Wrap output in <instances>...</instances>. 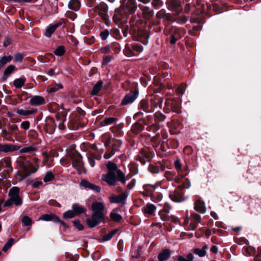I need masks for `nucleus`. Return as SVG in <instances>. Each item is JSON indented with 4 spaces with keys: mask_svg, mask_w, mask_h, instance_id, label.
I'll return each mask as SVG.
<instances>
[{
    "mask_svg": "<svg viewBox=\"0 0 261 261\" xmlns=\"http://www.w3.org/2000/svg\"><path fill=\"white\" fill-rule=\"evenodd\" d=\"M104 209L105 205L102 202H95L92 204L91 210L93 214L91 218L86 220L87 224L89 227H94L103 221L105 217Z\"/></svg>",
    "mask_w": 261,
    "mask_h": 261,
    "instance_id": "1",
    "label": "nucleus"
},
{
    "mask_svg": "<svg viewBox=\"0 0 261 261\" xmlns=\"http://www.w3.org/2000/svg\"><path fill=\"white\" fill-rule=\"evenodd\" d=\"M17 163L22 170L23 178L28 177L37 170V168L34 167L31 162L25 157H19L17 160Z\"/></svg>",
    "mask_w": 261,
    "mask_h": 261,
    "instance_id": "2",
    "label": "nucleus"
},
{
    "mask_svg": "<svg viewBox=\"0 0 261 261\" xmlns=\"http://www.w3.org/2000/svg\"><path fill=\"white\" fill-rule=\"evenodd\" d=\"M20 190L18 187H14L9 190V199L4 203L5 207L10 206L13 204L16 206H20L22 203V198L19 196Z\"/></svg>",
    "mask_w": 261,
    "mask_h": 261,
    "instance_id": "3",
    "label": "nucleus"
},
{
    "mask_svg": "<svg viewBox=\"0 0 261 261\" xmlns=\"http://www.w3.org/2000/svg\"><path fill=\"white\" fill-rule=\"evenodd\" d=\"M136 0H122L120 9L125 15L134 14L137 9Z\"/></svg>",
    "mask_w": 261,
    "mask_h": 261,
    "instance_id": "4",
    "label": "nucleus"
},
{
    "mask_svg": "<svg viewBox=\"0 0 261 261\" xmlns=\"http://www.w3.org/2000/svg\"><path fill=\"white\" fill-rule=\"evenodd\" d=\"M130 23L131 25H132L131 28V31L133 34V37L135 40H139L141 39H146L148 38L149 36L146 31L143 29L139 28L137 26L138 24L137 22H135L133 18H131Z\"/></svg>",
    "mask_w": 261,
    "mask_h": 261,
    "instance_id": "5",
    "label": "nucleus"
},
{
    "mask_svg": "<svg viewBox=\"0 0 261 261\" xmlns=\"http://www.w3.org/2000/svg\"><path fill=\"white\" fill-rule=\"evenodd\" d=\"M107 168L108 170V172L116 173L118 181L121 182L122 184H124L126 181L130 178V177H125L124 173L120 169L117 168L116 164L111 161L108 162Z\"/></svg>",
    "mask_w": 261,
    "mask_h": 261,
    "instance_id": "6",
    "label": "nucleus"
},
{
    "mask_svg": "<svg viewBox=\"0 0 261 261\" xmlns=\"http://www.w3.org/2000/svg\"><path fill=\"white\" fill-rule=\"evenodd\" d=\"M143 50L142 46L139 44H126L123 52L128 57H133L138 55Z\"/></svg>",
    "mask_w": 261,
    "mask_h": 261,
    "instance_id": "7",
    "label": "nucleus"
},
{
    "mask_svg": "<svg viewBox=\"0 0 261 261\" xmlns=\"http://www.w3.org/2000/svg\"><path fill=\"white\" fill-rule=\"evenodd\" d=\"M93 11L105 21L106 24H108L109 21V16L108 15V7L106 4L103 3L99 4L95 7Z\"/></svg>",
    "mask_w": 261,
    "mask_h": 261,
    "instance_id": "8",
    "label": "nucleus"
},
{
    "mask_svg": "<svg viewBox=\"0 0 261 261\" xmlns=\"http://www.w3.org/2000/svg\"><path fill=\"white\" fill-rule=\"evenodd\" d=\"M174 166L178 174L180 176L184 177L188 174L189 167L185 162L182 163L180 160H177L174 162Z\"/></svg>",
    "mask_w": 261,
    "mask_h": 261,
    "instance_id": "9",
    "label": "nucleus"
},
{
    "mask_svg": "<svg viewBox=\"0 0 261 261\" xmlns=\"http://www.w3.org/2000/svg\"><path fill=\"white\" fill-rule=\"evenodd\" d=\"M71 159L73 167L79 172H81L83 167V163L81 155L77 152L73 153Z\"/></svg>",
    "mask_w": 261,
    "mask_h": 261,
    "instance_id": "10",
    "label": "nucleus"
},
{
    "mask_svg": "<svg viewBox=\"0 0 261 261\" xmlns=\"http://www.w3.org/2000/svg\"><path fill=\"white\" fill-rule=\"evenodd\" d=\"M139 94L138 91H131L125 95L122 100L121 104L122 106H125L133 103L137 98Z\"/></svg>",
    "mask_w": 261,
    "mask_h": 261,
    "instance_id": "11",
    "label": "nucleus"
},
{
    "mask_svg": "<svg viewBox=\"0 0 261 261\" xmlns=\"http://www.w3.org/2000/svg\"><path fill=\"white\" fill-rule=\"evenodd\" d=\"M102 179L111 186H115L118 180L116 173L110 172H108L107 173L103 174Z\"/></svg>",
    "mask_w": 261,
    "mask_h": 261,
    "instance_id": "12",
    "label": "nucleus"
},
{
    "mask_svg": "<svg viewBox=\"0 0 261 261\" xmlns=\"http://www.w3.org/2000/svg\"><path fill=\"white\" fill-rule=\"evenodd\" d=\"M165 103L167 107H169L173 112L176 113L181 112L179 102L175 98H168Z\"/></svg>",
    "mask_w": 261,
    "mask_h": 261,
    "instance_id": "13",
    "label": "nucleus"
},
{
    "mask_svg": "<svg viewBox=\"0 0 261 261\" xmlns=\"http://www.w3.org/2000/svg\"><path fill=\"white\" fill-rule=\"evenodd\" d=\"M20 147L11 144L0 143V152L9 153L19 150Z\"/></svg>",
    "mask_w": 261,
    "mask_h": 261,
    "instance_id": "14",
    "label": "nucleus"
},
{
    "mask_svg": "<svg viewBox=\"0 0 261 261\" xmlns=\"http://www.w3.org/2000/svg\"><path fill=\"white\" fill-rule=\"evenodd\" d=\"M80 186L85 189L91 190L97 193H99L101 191V188L99 186L92 184L85 179L81 180Z\"/></svg>",
    "mask_w": 261,
    "mask_h": 261,
    "instance_id": "15",
    "label": "nucleus"
},
{
    "mask_svg": "<svg viewBox=\"0 0 261 261\" xmlns=\"http://www.w3.org/2000/svg\"><path fill=\"white\" fill-rule=\"evenodd\" d=\"M169 197L173 201L176 202H181L185 200L184 197L182 196V193L179 191V189L170 191Z\"/></svg>",
    "mask_w": 261,
    "mask_h": 261,
    "instance_id": "16",
    "label": "nucleus"
},
{
    "mask_svg": "<svg viewBox=\"0 0 261 261\" xmlns=\"http://www.w3.org/2000/svg\"><path fill=\"white\" fill-rule=\"evenodd\" d=\"M168 6L171 10L175 11L176 13H178L181 10L179 2L177 0L169 1Z\"/></svg>",
    "mask_w": 261,
    "mask_h": 261,
    "instance_id": "17",
    "label": "nucleus"
},
{
    "mask_svg": "<svg viewBox=\"0 0 261 261\" xmlns=\"http://www.w3.org/2000/svg\"><path fill=\"white\" fill-rule=\"evenodd\" d=\"M30 103L32 106H39L45 103V100L41 96L35 95L31 98Z\"/></svg>",
    "mask_w": 261,
    "mask_h": 261,
    "instance_id": "18",
    "label": "nucleus"
},
{
    "mask_svg": "<svg viewBox=\"0 0 261 261\" xmlns=\"http://www.w3.org/2000/svg\"><path fill=\"white\" fill-rule=\"evenodd\" d=\"M139 108L146 113L153 112V109H152L150 106V102H149L145 99H142L140 101Z\"/></svg>",
    "mask_w": 261,
    "mask_h": 261,
    "instance_id": "19",
    "label": "nucleus"
},
{
    "mask_svg": "<svg viewBox=\"0 0 261 261\" xmlns=\"http://www.w3.org/2000/svg\"><path fill=\"white\" fill-rule=\"evenodd\" d=\"M127 194L126 193H123L118 196H112L109 197L110 201L111 203H121L124 201L127 198Z\"/></svg>",
    "mask_w": 261,
    "mask_h": 261,
    "instance_id": "20",
    "label": "nucleus"
},
{
    "mask_svg": "<svg viewBox=\"0 0 261 261\" xmlns=\"http://www.w3.org/2000/svg\"><path fill=\"white\" fill-rule=\"evenodd\" d=\"M15 112L18 115L20 116H27L36 114L37 112V110L36 109H33L32 110H28L18 108L16 110Z\"/></svg>",
    "mask_w": 261,
    "mask_h": 261,
    "instance_id": "21",
    "label": "nucleus"
},
{
    "mask_svg": "<svg viewBox=\"0 0 261 261\" xmlns=\"http://www.w3.org/2000/svg\"><path fill=\"white\" fill-rule=\"evenodd\" d=\"M144 128L143 122L139 120L134 123L132 127V130L135 134H138L141 132Z\"/></svg>",
    "mask_w": 261,
    "mask_h": 261,
    "instance_id": "22",
    "label": "nucleus"
},
{
    "mask_svg": "<svg viewBox=\"0 0 261 261\" xmlns=\"http://www.w3.org/2000/svg\"><path fill=\"white\" fill-rule=\"evenodd\" d=\"M170 254L169 250L168 249H165L159 254L158 258L159 261H165L169 258Z\"/></svg>",
    "mask_w": 261,
    "mask_h": 261,
    "instance_id": "23",
    "label": "nucleus"
},
{
    "mask_svg": "<svg viewBox=\"0 0 261 261\" xmlns=\"http://www.w3.org/2000/svg\"><path fill=\"white\" fill-rule=\"evenodd\" d=\"M156 209V207L155 205L149 203L147 204L143 209V212L144 214L152 215Z\"/></svg>",
    "mask_w": 261,
    "mask_h": 261,
    "instance_id": "24",
    "label": "nucleus"
},
{
    "mask_svg": "<svg viewBox=\"0 0 261 261\" xmlns=\"http://www.w3.org/2000/svg\"><path fill=\"white\" fill-rule=\"evenodd\" d=\"M143 12L144 17L149 19L154 15V12L151 10L148 7H140Z\"/></svg>",
    "mask_w": 261,
    "mask_h": 261,
    "instance_id": "25",
    "label": "nucleus"
},
{
    "mask_svg": "<svg viewBox=\"0 0 261 261\" xmlns=\"http://www.w3.org/2000/svg\"><path fill=\"white\" fill-rule=\"evenodd\" d=\"M103 85L102 81H98L96 84L93 87L91 94L92 95H96L98 92L100 91Z\"/></svg>",
    "mask_w": 261,
    "mask_h": 261,
    "instance_id": "26",
    "label": "nucleus"
},
{
    "mask_svg": "<svg viewBox=\"0 0 261 261\" xmlns=\"http://www.w3.org/2000/svg\"><path fill=\"white\" fill-rule=\"evenodd\" d=\"M72 208L75 215L85 213L86 211L84 207L76 203L72 204Z\"/></svg>",
    "mask_w": 261,
    "mask_h": 261,
    "instance_id": "27",
    "label": "nucleus"
},
{
    "mask_svg": "<svg viewBox=\"0 0 261 261\" xmlns=\"http://www.w3.org/2000/svg\"><path fill=\"white\" fill-rule=\"evenodd\" d=\"M80 6V3L77 0H71L68 3L69 8L74 11L78 10Z\"/></svg>",
    "mask_w": 261,
    "mask_h": 261,
    "instance_id": "28",
    "label": "nucleus"
},
{
    "mask_svg": "<svg viewBox=\"0 0 261 261\" xmlns=\"http://www.w3.org/2000/svg\"><path fill=\"white\" fill-rule=\"evenodd\" d=\"M37 150V147L35 145H32L24 147L20 149V152L21 153H31Z\"/></svg>",
    "mask_w": 261,
    "mask_h": 261,
    "instance_id": "29",
    "label": "nucleus"
},
{
    "mask_svg": "<svg viewBox=\"0 0 261 261\" xmlns=\"http://www.w3.org/2000/svg\"><path fill=\"white\" fill-rule=\"evenodd\" d=\"M184 30L179 28L173 27L171 30V35L179 36V39L184 35Z\"/></svg>",
    "mask_w": 261,
    "mask_h": 261,
    "instance_id": "30",
    "label": "nucleus"
},
{
    "mask_svg": "<svg viewBox=\"0 0 261 261\" xmlns=\"http://www.w3.org/2000/svg\"><path fill=\"white\" fill-rule=\"evenodd\" d=\"M162 103V100L160 99L151 100L150 106L151 107L152 109H153V112L158 108H159V109H161Z\"/></svg>",
    "mask_w": 261,
    "mask_h": 261,
    "instance_id": "31",
    "label": "nucleus"
},
{
    "mask_svg": "<svg viewBox=\"0 0 261 261\" xmlns=\"http://www.w3.org/2000/svg\"><path fill=\"white\" fill-rule=\"evenodd\" d=\"M117 120V118L115 117H109L106 118L101 122V125L102 126H106L114 124Z\"/></svg>",
    "mask_w": 261,
    "mask_h": 261,
    "instance_id": "32",
    "label": "nucleus"
},
{
    "mask_svg": "<svg viewBox=\"0 0 261 261\" xmlns=\"http://www.w3.org/2000/svg\"><path fill=\"white\" fill-rule=\"evenodd\" d=\"M165 177L168 181L174 180L176 182H178L179 180V178L176 177L172 172L170 171H166L165 172Z\"/></svg>",
    "mask_w": 261,
    "mask_h": 261,
    "instance_id": "33",
    "label": "nucleus"
},
{
    "mask_svg": "<svg viewBox=\"0 0 261 261\" xmlns=\"http://www.w3.org/2000/svg\"><path fill=\"white\" fill-rule=\"evenodd\" d=\"M26 79L24 77H20L13 81V85L16 88H20L24 86Z\"/></svg>",
    "mask_w": 261,
    "mask_h": 261,
    "instance_id": "34",
    "label": "nucleus"
},
{
    "mask_svg": "<svg viewBox=\"0 0 261 261\" xmlns=\"http://www.w3.org/2000/svg\"><path fill=\"white\" fill-rule=\"evenodd\" d=\"M206 211V207L204 202L201 200L197 199V212L203 214Z\"/></svg>",
    "mask_w": 261,
    "mask_h": 261,
    "instance_id": "35",
    "label": "nucleus"
},
{
    "mask_svg": "<svg viewBox=\"0 0 261 261\" xmlns=\"http://www.w3.org/2000/svg\"><path fill=\"white\" fill-rule=\"evenodd\" d=\"M208 248V246L207 245H205L202 246V248H197V255H198L199 257H203L206 254V250Z\"/></svg>",
    "mask_w": 261,
    "mask_h": 261,
    "instance_id": "36",
    "label": "nucleus"
},
{
    "mask_svg": "<svg viewBox=\"0 0 261 261\" xmlns=\"http://www.w3.org/2000/svg\"><path fill=\"white\" fill-rule=\"evenodd\" d=\"M15 66L10 65L8 66L4 71V77L6 79L14 70Z\"/></svg>",
    "mask_w": 261,
    "mask_h": 261,
    "instance_id": "37",
    "label": "nucleus"
},
{
    "mask_svg": "<svg viewBox=\"0 0 261 261\" xmlns=\"http://www.w3.org/2000/svg\"><path fill=\"white\" fill-rule=\"evenodd\" d=\"M11 56H4L0 59V69L2 68L7 63L10 62L12 59Z\"/></svg>",
    "mask_w": 261,
    "mask_h": 261,
    "instance_id": "38",
    "label": "nucleus"
},
{
    "mask_svg": "<svg viewBox=\"0 0 261 261\" xmlns=\"http://www.w3.org/2000/svg\"><path fill=\"white\" fill-rule=\"evenodd\" d=\"M182 182V185L178 187V189L180 190L183 189H188L191 186L190 181L188 178L183 179Z\"/></svg>",
    "mask_w": 261,
    "mask_h": 261,
    "instance_id": "39",
    "label": "nucleus"
},
{
    "mask_svg": "<svg viewBox=\"0 0 261 261\" xmlns=\"http://www.w3.org/2000/svg\"><path fill=\"white\" fill-rule=\"evenodd\" d=\"M110 217L112 220L117 222H120L122 219V217L120 215L113 212L111 213Z\"/></svg>",
    "mask_w": 261,
    "mask_h": 261,
    "instance_id": "40",
    "label": "nucleus"
},
{
    "mask_svg": "<svg viewBox=\"0 0 261 261\" xmlns=\"http://www.w3.org/2000/svg\"><path fill=\"white\" fill-rule=\"evenodd\" d=\"M21 221L25 226H31L33 223L31 218L28 216H23Z\"/></svg>",
    "mask_w": 261,
    "mask_h": 261,
    "instance_id": "41",
    "label": "nucleus"
},
{
    "mask_svg": "<svg viewBox=\"0 0 261 261\" xmlns=\"http://www.w3.org/2000/svg\"><path fill=\"white\" fill-rule=\"evenodd\" d=\"M166 118L165 115L162 114L160 112L158 111L154 114L155 121H159L160 122L164 121Z\"/></svg>",
    "mask_w": 261,
    "mask_h": 261,
    "instance_id": "42",
    "label": "nucleus"
},
{
    "mask_svg": "<svg viewBox=\"0 0 261 261\" xmlns=\"http://www.w3.org/2000/svg\"><path fill=\"white\" fill-rule=\"evenodd\" d=\"M14 239L13 238L10 239L5 244L3 247L2 250L4 252H6L13 244Z\"/></svg>",
    "mask_w": 261,
    "mask_h": 261,
    "instance_id": "43",
    "label": "nucleus"
},
{
    "mask_svg": "<svg viewBox=\"0 0 261 261\" xmlns=\"http://www.w3.org/2000/svg\"><path fill=\"white\" fill-rule=\"evenodd\" d=\"M193 258V255L192 253H189L187 254L186 258L181 255L178 256V261H192Z\"/></svg>",
    "mask_w": 261,
    "mask_h": 261,
    "instance_id": "44",
    "label": "nucleus"
},
{
    "mask_svg": "<svg viewBox=\"0 0 261 261\" xmlns=\"http://www.w3.org/2000/svg\"><path fill=\"white\" fill-rule=\"evenodd\" d=\"M65 52L64 47L63 46H60L54 51V54L58 56H63Z\"/></svg>",
    "mask_w": 261,
    "mask_h": 261,
    "instance_id": "45",
    "label": "nucleus"
},
{
    "mask_svg": "<svg viewBox=\"0 0 261 261\" xmlns=\"http://www.w3.org/2000/svg\"><path fill=\"white\" fill-rule=\"evenodd\" d=\"M57 121L58 123V128L60 129H64L65 128V125H64L63 123L64 121H65V118L64 117H60L59 116H57Z\"/></svg>",
    "mask_w": 261,
    "mask_h": 261,
    "instance_id": "46",
    "label": "nucleus"
},
{
    "mask_svg": "<svg viewBox=\"0 0 261 261\" xmlns=\"http://www.w3.org/2000/svg\"><path fill=\"white\" fill-rule=\"evenodd\" d=\"M55 178L54 175L51 172H48L43 178L44 182H47L52 181Z\"/></svg>",
    "mask_w": 261,
    "mask_h": 261,
    "instance_id": "47",
    "label": "nucleus"
},
{
    "mask_svg": "<svg viewBox=\"0 0 261 261\" xmlns=\"http://www.w3.org/2000/svg\"><path fill=\"white\" fill-rule=\"evenodd\" d=\"M117 231V229H114L111 231L110 232L106 234L102 238V240L103 241H107L109 240H110L112 237L116 233V232Z\"/></svg>",
    "mask_w": 261,
    "mask_h": 261,
    "instance_id": "48",
    "label": "nucleus"
},
{
    "mask_svg": "<svg viewBox=\"0 0 261 261\" xmlns=\"http://www.w3.org/2000/svg\"><path fill=\"white\" fill-rule=\"evenodd\" d=\"M56 30V29L54 28L53 25L50 26L46 29L45 32V35L47 37H50Z\"/></svg>",
    "mask_w": 261,
    "mask_h": 261,
    "instance_id": "49",
    "label": "nucleus"
},
{
    "mask_svg": "<svg viewBox=\"0 0 261 261\" xmlns=\"http://www.w3.org/2000/svg\"><path fill=\"white\" fill-rule=\"evenodd\" d=\"M63 86L61 84H57L55 86L50 87L47 89V91L49 93H54L57 91L58 90L62 89Z\"/></svg>",
    "mask_w": 261,
    "mask_h": 261,
    "instance_id": "50",
    "label": "nucleus"
},
{
    "mask_svg": "<svg viewBox=\"0 0 261 261\" xmlns=\"http://www.w3.org/2000/svg\"><path fill=\"white\" fill-rule=\"evenodd\" d=\"M11 161L9 159H3L0 161V165L5 167H9L11 166Z\"/></svg>",
    "mask_w": 261,
    "mask_h": 261,
    "instance_id": "51",
    "label": "nucleus"
},
{
    "mask_svg": "<svg viewBox=\"0 0 261 261\" xmlns=\"http://www.w3.org/2000/svg\"><path fill=\"white\" fill-rule=\"evenodd\" d=\"M75 216V213H74L73 211L72 210L67 211L63 214V217L65 219L72 218Z\"/></svg>",
    "mask_w": 261,
    "mask_h": 261,
    "instance_id": "52",
    "label": "nucleus"
},
{
    "mask_svg": "<svg viewBox=\"0 0 261 261\" xmlns=\"http://www.w3.org/2000/svg\"><path fill=\"white\" fill-rule=\"evenodd\" d=\"M151 5L155 9H158L162 6L163 2L161 0H152Z\"/></svg>",
    "mask_w": 261,
    "mask_h": 261,
    "instance_id": "53",
    "label": "nucleus"
},
{
    "mask_svg": "<svg viewBox=\"0 0 261 261\" xmlns=\"http://www.w3.org/2000/svg\"><path fill=\"white\" fill-rule=\"evenodd\" d=\"M159 216L161 219L164 221H168L170 220V217L166 213L164 212H159Z\"/></svg>",
    "mask_w": 261,
    "mask_h": 261,
    "instance_id": "54",
    "label": "nucleus"
},
{
    "mask_svg": "<svg viewBox=\"0 0 261 261\" xmlns=\"http://www.w3.org/2000/svg\"><path fill=\"white\" fill-rule=\"evenodd\" d=\"M149 171L152 173L157 174L160 172V168L153 165H150L148 167Z\"/></svg>",
    "mask_w": 261,
    "mask_h": 261,
    "instance_id": "55",
    "label": "nucleus"
},
{
    "mask_svg": "<svg viewBox=\"0 0 261 261\" xmlns=\"http://www.w3.org/2000/svg\"><path fill=\"white\" fill-rule=\"evenodd\" d=\"M147 130L149 132H152L153 133H155L159 129V126L156 124H153L150 125L147 128Z\"/></svg>",
    "mask_w": 261,
    "mask_h": 261,
    "instance_id": "56",
    "label": "nucleus"
},
{
    "mask_svg": "<svg viewBox=\"0 0 261 261\" xmlns=\"http://www.w3.org/2000/svg\"><path fill=\"white\" fill-rule=\"evenodd\" d=\"M185 91V86L184 84L180 85L176 89V92L177 94H179V95H182L184 93Z\"/></svg>",
    "mask_w": 261,
    "mask_h": 261,
    "instance_id": "57",
    "label": "nucleus"
},
{
    "mask_svg": "<svg viewBox=\"0 0 261 261\" xmlns=\"http://www.w3.org/2000/svg\"><path fill=\"white\" fill-rule=\"evenodd\" d=\"M118 149H115L113 148L111 151H107L104 155L105 158L106 159L110 158L112 155L114 154L115 152Z\"/></svg>",
    "mask_w": 261,
    "mask_h": 261,
    "instance_id": "58",
    "label": "nucleus"
},
{
    "mask_svg": "<svg viewBox=\"0 0 261 261\" xmlns=\"http://www.w3.org/2000/svg\"><path fill=\"white\" fill-rule=\"evenodd\" d=\"M53 215V214H45L42 216L40 219L46 221H51Z\"/></svg>",
    "mask_w": 261,
    "mask_h": 261,
    "instance_id": "59",
    "label": "nucleus"
},
{
    "mask_svg": "<svg viewBox=\"0 0 261 261\" xmlns=\"http://www.w3.org/2000/svg\"><path fill=\"white\" fill-rule=\"evenodd\" d=\"M30 126V123L29 121H23L20 124V127L24 130L29 129Z\"/></svg>",
    "mask_w": 261,
    "mask_h": 261,
    "instance_id": "60",
    "label": "nucleus"
},
{
    "mask_svg": "<svg viewBox=\"0 0 261 261\" xmlns=\"http://www.w3.org/2000/svg\"><path fill=\"white\" fill-rule=\"evenodd\" d=\"M67 21V20L64 18L61 19L57 23L54 24V28L57 29L58 27L61 26L62 24H65Z\"/></svg>",
    "mask_w": 261,
    "mask_h": 261,
    "instance_id": "61",
    "label": "nucleus"
},
{
    "mask_svg": "<svg viewBox=\"0 0 261 261\" xmlns=\"http://www.w3.org/2000/svg\"><path fill=\"white\" fill-rule=\"evenodd\" d=\"M109 35V31L108 30H105L101 32L100 34V36L102 40H106L107 39Z\"/></svg>",
    "mask_w": 261,
    "mask_h": 261,
    "instance_id": "62",
    "label": "nucleus"
},
{
    "mask_svg": "<svg viewBox=\"0 0 261 261\" xmlns=\"http://www.w3.org/2000/svg\"><path fill=\"white\" fill-rule=\"evenodd\" d=\"M23 58V56L20 53H16L14 55V60L16 62H21Z\"/></svg>",
    "mask_w": 261,
    "mask_h": 261,
    "instance_id": "63",
    "label": "nucleus"
},
{
    "mask_svg": "<svg viewBox=\"0 0 261 261\" xmlns=\"http://www.w3.org/2000/svg\"><path fill=\"white\" fill-rule=\"evenodd\" d=\"M74 226L79 230H81L84 228L83 225L80 223L79 220H76L73 222Z\"/></svg>",
    "mask_w": 261,
    "mask_h": 261,
    "instance_id": "64",
    "label": "nucleus"
}]
</instances>
